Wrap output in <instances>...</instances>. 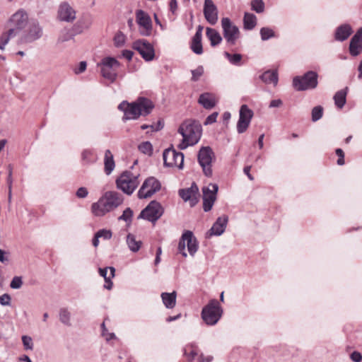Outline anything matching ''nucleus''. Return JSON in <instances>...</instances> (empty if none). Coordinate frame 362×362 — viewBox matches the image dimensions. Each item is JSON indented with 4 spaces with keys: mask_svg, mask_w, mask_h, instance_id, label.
Returning a JSON list of instances; mask_svg holds the SVG:
<instances>
[{
    "mask_svg": "<svg viewBox=\"0 0 362 362\" xmlns=\"http://www.w3.org/2000/svg\"><path fill=\"white\" fill-rule=\"evenodd\" d=\"M124 202V197L116 191H107L98 200L92 204L91 211L95 216H103L119 206Z\"/></svg>",
    "mask_w": 362,
    "mask_h": 362,
    "instance_id": "obj_1",
    "label": "nucleus"
},
{
    "mask_svg": "<svg viewBox=\"0 0 362 362\" xmlns=\"http://www.w3.org/2000/svg\"><path fill=\"white\" fill-rule=\"evenodd\" d=\"M153 107L154 105L150 100L142 97L132 103L123 101L118 106V109L124 113L123 121L136 119L141 115H147Z\"/></svg>",
    "mask_w": 362,
    "mask_h": 362,
    "instance_id": "obj_2",
    "label": "nucleus"
},
{
    "mask_svg": "<svg viewBox=\"0 0 362 362\" xmlns=\"http://www.w3.org/2000/svg\"><path fill=\"white\" fill-rule=\"evenodd\" d=\"M202 128L201 124L192 119L184 121L178 129V133L182 136V142L178 145L179 148L185 149L189 146H194L201 139Z\"/></svg>",
    "mask_w": 362,
    "mask_h": 362,
    "instance_id": "obj_3",
    "label": "nucleus"
},
{
    "mask_svg": "<svg viewBox=\"0 0 362 362\" xmlns=\"http://www.w3.org/2000/svg\"><path fill=\"white\" fill-rule=\"evenodd\" d=\"M139 174L131 171H124L117 179V188L127 194H132L139 184Z\"/></svg>",
    "mask_w": 362,
    "mask_h": 362,
    "instance_id": "obj_4",
    "label": "nucleus"
},
{
    "mask_svg": "<svg viewBox=\"0 0 362 362\" xmlns=\"http://www.w3.org/2000/svg\"><path fill=\"white\" fill-rule=\"evenodd\" d=\"M223 310L219 303L216 299H212L203 308L202 318L208 325H216L221 317Z\"/></svg>",
    "mask_w": 362,
    "mask_h": 362,
    "instance_id": "obj_5",
    "label": "nucleus"
},
{
    "mask_svg": "<svg viewBox=\"0 0 362 362\" xmlns=\"http://www.w3.org/2000/svg\"><path fill=\"white\" fill-rule=\"evenodd\" d=\"M120 66V63L114 57H105L98 64L101 70L100 73L103 78L114 82L117 77V69Z\"/></svg>",
    "mask_w": 362,
    "mask_h": 362,
    "instance_id": "obj_6",
    "label": "nucleus"
},
{
    "mask_svg": "<svg viewBox=\"0 0 362 362\" xmlns=\"http://www.w3.org/2000/svg\"><path fill=\"white\" fill-rule=\"evenodd\" d=\"M186 245L189 255L194 256L198 250L199 245L193 233L190 230H186L183 233L178 243L177 250L184 257H187V256L185 252Z\"/></svg>",
    "mask_w": 362,
    "mask_h": 362,
    "instance_id": "obj_7",
    "label": "nucleus"
},
{
    "mask_svg": "<svg viewBox=\"0 0 362 362\" xmlns=\"http://www.w3.org/2000/svg\"><path fill=\"white\" fill-rule=\"evenodd\" d=\"M317 85V74L314 71H308L303 76H296L293 80V86L298 91L315 88Z\"/></svg>",
    "mask_w": 362,
    "mask_h": 362,
    "instance_id": "obj_8",
    "label": "nucleus"
},
{
    "mask_svg": "<svg viewBox=\"0 0 362 362\" xmlns=\"http://www.w3.org/2000/svg\"><path fill=\"white\" fill-rule=\"evenodd\" d=\"M197 157L204 175L208 177L211 176V164L213 160H215V156L212 149L209 146L202 147L199 151Z\"/></svg>",
    "mask_w": 362,
    "mask_h": 362,
    "instance_id": "obj_9",
    "label": "nucleus"
},
{
    "mask_svg": "<svg viewBox=\"0 0 362 362\" xmlns=\"http://www.w3.org/2000/svg\"><path fill=\"white\" fill-rule=\"evenodd\" d=\"M221 27L223 37L227 43L230 45H234L240 35L239 28L228 18L221 19Z\"/></svg>",
    "mask_w": 362,
    "mask_h": 362,
    "instance_id": "obj_10",
    "label": "nucleus"
},
{
    "mask_svg": "<svg viewBox=\"0 0 362 362\" xmlns=\"http://www.w3.org/2000/svg\"><path fill=\"white\" fill-rule=\"evenodd\" d=\"M160 182L153 177H148L145 180L143 185L138 192L139 199H146L152 197L160 189Z\"/></svg>",
    "mask_w": 362,
    "mask_h": 362,
    "instance_id": "obj_11",
    "label": "nucleus"
},
{
    "mask_svg": "<svg viewBox=\"0 0 362 362\" xmlns=\"http://www.w3.org/2000/svg\"><path fill=\"white\" fill-rule=\"evenodd\" d=\"M28 19L27 13L23 10H18L9 18L7 23L8 29H13L16 36L25 27Z\"/></svg>",
    "mask_w": 362,
    "mask_h": 362,
    "instance_id": "obj_12",
    "label": "nucleus"
},
{
    "mask_svg": "<svg viewBox=\"0 0 362 362\" xmlns=\"http://www.w3.org/2000/svg\"><path fill=\"white\" fill-rule=\"evenodd\" d=\"M163 156L164 164L166 166L182 169L184 163V155L182 153L168 148L164 151Z\"/></svg>",
    "mask_w": 362,
    "mask_h": 362,
    "instance_id": "obj_13",
    "label": "nucleus"
},
{
    "mask_svg": "<svg viewBox=\"0 0 362 362\" xmlns=\"http://www.w3.org/2000/svg\"><path fill=\"white\" fill-rule=\"evenodd\" d=\"M163 213V211L161 205L156 201H152L141 211L139 218L155 222L162 216Z\"/></svg>",
    "mask_w": 362,
    "mask_h": 362,
    "instance_id": "obj_14",
    "label": "nucleus"
},
{
    "mask_svg": "<svg viewBox=\"0 0 362 362\" xmlns=\"http://www.w3.org/2000/svg\"><path fill=\"white\" fill-rule=\"evenodd\" d=\"M218 189V185L211 183L202 188L203 208L205 211H209L211 209L216 199Z\"/></svg>",
    "mask_w": 362,
    "mask_h": 362,
    "instance_id": "obj_15",
    "label": "nucleus"
},
{
    "mask_svg": "<svg viewBox=\"0 0 362 362\" xmlns=\"http://www.w3.org/2000/svg\"><path fill=\"white\" fill-rule=\"evenodd\" d=\"M252 117L253 111L247 105H243L239 111V119L237 123V131L239 134H243L247 129Z\"/></svg>",
    "mask_w": 362,
    "mask_h": 362,
    "instance_id": "obj_16",
    "label": "nucleus"
},
{
    "mask_svg": "<svg viewBox=\"0 0 362 362\" xmlns=\"http://www.w3.org/2000/svg\"><path fill=\"white\" fill-rule=\"evenodd\" d=\"M136 21L141 28V34L144 36L150 35L152 30V23L148 14L142 10H138L136 13Z\"/></svg>",
    "mask_w": 362,
    "mask_h": 362,
    "instance_id": "obj_17",
    "label": "nucleus"
},
{
    "mask_svg": "<svg viewBox=\"0 0 362 362\" xmlns=\"http://www.w3.org/2000/svg\"><path fill=\"white\" fill-rule=\"evenodd\" d=\"M133 48L138 51L146 61H151L155 55L153 46L145 40H139L133 43Z\"/></svg>",
    "mask_w": 362,
    "mask_h": 362,
    "instance_id": "obj_18",
    "label": "nucleus"
},
{
    "mask_svg": "<svg viewBox=\"0 0 362 362\" xmlns=\"http://www.w3.org/2000/svg\"><path fill=\"white\" fill-rule=\"evenodd\" d=\"M57 16L62 21L72 22L76 18V11L68 3L62 2L59 6Z\"/></svg>",
    "mask_w": 362,
    "mask_h": 362,
    "instance_id": "obj_19",
    "label": "nucleus"
},
{
    "mask_svg": "<svg viewBox=\"0 0 362 362\" xmlns=\"http://www.w3.org/2000/svg\"><path fill=\"white\" fill-rule=\"evenodd\" d=\"M228 221V217L226 215L218 217L213 224L211 228L208 231L206 234L207 237L221 235L223 234L226 230Z\"/></svg>",
    "mask_w": 362,
    "mask_h": 362,
    "instance_id": "obj_20",
    "label": "nucleus"
},
{
    "mask_svg": "<svg viewBox=\"0 0 362 362\" xmlns=\"http://www.w3.org/2000/svg\"><path fill=\"white\" fill-rule=\"evenodd\" d=\"M42 35V28L38 24L34 23L30 26L28 33L22 37L21 42L22 43H30L40 39Z\"/></svg>",
    "mask_w": 362,
    "mask_h": 362,
    "instance_id": "obj_21",
    "label": "nucleus"
},
{
    "mask_svg": "<svg viewBox=\"0 0 362 362\" xmlns=\"http://www.w3.org/2000/svg\"><path fill=\"white\" fill-rule=\"evenodd\" d=\"M204 13L206 21L211 25L216 23L218 21V12L216 6L211 0H205Z\"/></svg>",
    "mask_w": 362,
    "mask_h": 362,
    "instance_id": "obj_22",
    "label": "nucleus"
},
{
    "mask_svg": "<svg viewBox=\"0 0 362 362\" xmlns=\"http://www.w3.org/2000/svg\"><path fill=\"white\" fill-rule=\"evenodd\" d=\"M198 190L197 186L192 185L189 188L180 189L179 195L184 201H189L191 206H194L197 202Z\"/></svg>",
    "mask_w": 362,
    "mask_h": 362,
    "instance_id": "obj_23",
    "label": "nucleus"
},
{
    "mask_svg": "<svg viewBox=\"0 0 362 362\" xmlns=\"http://www.w3.org/2000/svg\"><path fill=\"white\" fill-rule=\"evenodd\" d=\"M362 51V28H360L351 38L349 45V52L353 56L358 55Z\"/></svg>",
    "mask_w": 362,
    "mask_h": 362,
    "instance_id": "obj_24",
    "label": "nucleus"
},
{
    "mask_svg": "<svg viewBox=\"0 0 362 362\" xmlns=\"http://www.w3.org/2000/svg\"><path fill=\"white\" fill-rule=\"evenodd\" d=\"M199 103L206 109H211L216 105V97L211 93H204L199 96Z\"/></svg>",
    "mask_w": 362,
    "mask_h": 362,
    "instance_id": "obj_25",
    "label": "nucleus"
},
{
    "mask_svg": "<svg viewBox=\"0 0 362 362\" xmlns=\"http://www.w3.org/2000/svg\"><path fill=\"white\" fill-rule=\"evenodd\" d=\"M352 33V29L349 25H342L337 28L335 32V39L339 41L346 40Z\"/></svg>",
    "mask_w": 362,
    "mask_h": 362,
    "instance_id": "obj_26",
    "label": "nucleus"
},
{
    "mask_svg": "<svg viewBox=\"0 0 362 362\" xmlns=\"http://www.w3.org/2000/svg\"><path fill=\"white\" fill-rule=\"evenodd\" d=\"M177 293L173 291L172 293H162L161 298L163 304L167 308H173L176 304Z\"/></svg>",
    "mask_w": 362,
    "mask_h": 362,
    "instance_id": "obj_27",
    "label": "nucleus"
},
{
    "mask_svg": "<svg viewBox=\"0 0 362 362\" xmlns=\"http://www.w3.org/2000/svg\"><path fill=\"white\" fill-rule=\"evenodd\" d=\"M126 241L129 249L133 252H138L142 245L141 240H137L135 235L132 233L127 235Z\"/></svg>",
    "mask_w": 362,
    "mask_h": 362,
    "instance_id": "obj_28",
    "label": "nucleus"
},
{
    "mask_svg": "<svg viewBox=\"0 0 362 362\" xmlns=\"http://www.w3.org/2000/svg\"><path fill=\"white\" fill-rule=\"evenodd\" d=\"M104 164L105 173L110 175L115 166L113 156L110 150H107L105 153Z\"/></svg>",
    "mask_w": 362,
    "mask_h": 362,
    "instance_id": "obj_29",
    "label": "nucleus"
},
{
    "mask_svg": "<svg viewBox=\"0 0 362 362\" xmlns=\"http://www.w3.org/2000/svg\"><path fill=\"white\" fill-rule=\"evenodd\" d=\"M206 34L212 46H216L222 41L220 33L214 28H207Z\"/></svg>",
    "mask_w": 362,
    "mask_h": 362,
    "instance_id": "obj_30",
    "label": "nucleus"
},
{
    "mask_svg": "<svg viewBox=\"0 0 362 362\" xmlns=\"http://www.w3.org/2000/svg\"><path fill=\"white\" fill-rule=\"evenodd\" d=\"M191 49L197 54H202L203 49L202 45V35L199 32L198 33H195L194 35L192 40Z\"/></svg>",
    "mask_w": 362,
    "mask_h": 362,
    "instance_id": "obj_31",
    "label": "nucleus"
},
{
    "mask_svg": "<svg viewBox=\"0 0 362 362\" xmlns=\"http://www.w3.org/2000/svg\"><path fill=\"white\" fill-rule=\"evenodd\" d=\"M346 90H340L337 91L334 95V100L335 105L341 109L346 103Z\"/></svg>",
    "mask_w": 362,
    "mask_h": 362,
    "instance_id": "obj_32",
    "label": "nucleus"
},
{
    "mask_svg": "<svg viewBox=\"0 0 362 362\" xmlns=\"http://www.w3.org/2000/svg\"><path fill=\"white\" fill-rule=\"evenodd\" d=\"M59 317L60 322L63 325L68 326V327L71 326V312L68 310V308H61L59 310Z\"/></svg>",
    "mask_w": 362,
    "mask_h": 362,
    "instance_id": "obj_33",
    "label": "nucleus"
},
{
    "mask_svg": "<svg viewBox=\"0 0 362 362\" xmlns=\"http://www.w3.org/2000/svg\"><path fill=\"white\" fill-rule=\"evenodd\" d=\"M261 79L266 83H273L276 86L278 82V75L276 71H267L261 76Z\"/></svg>",
    "mask_w": 362,
    "mask_h": 362,
    "instance_id": "obj_34",
    "label": "nucleus"
},
{
    "mask_svg": "<svg viewBox=\"0 0 362 362\" xmlns=\"http://www.w3.org/2000/svg\"><path fill=\"white\" fill-rule=\"evenodd\" d=\"M244 28L252 30L256 25V16L252 13H245L244 16Z\"/></svg>",
    "mask_w": 362,
    "mask_h": 362,
    "instance_id": "obj_35",
    "label": "nucleus"
},
{
    "mask_svg": "<svg viewBox=\"0 0 362 362\" xmlns=\"http://www.w3.org/2000/svg\"><path fill=\"white\" fill-rule=\"evenodd\" d=\"M197 346L194 344L187 345L184 349V355L187 357L189 361H192L197 356Z\"/></svg>",
    "mask_w": 362,
    "mask_h": 362,
    "instance_id": "obj_36",
    "label": "nucleus"
},
{
    "mask_svg": "<svg viewBox=\"0 0 362 362\" xmlns=\"http://www.w3.org/2000/svg\"><path fill=\"white\" fill-rule=\"evenodd\" d=\"M15 37V32L13 29H8V30L4 33L0 37V45L5 48V46L8 44L10 39Z\"/></svg>",
    "mask_w": 362,
    "mask_h": 362,
    "instance_id": "obj_37",
    "label": "nucleus"
},
{
    "mask_svg": "<svg viewBox=\"0 0 362 362\" xmlns=\"http://www.w3.org/2000/svg\"><path fill=\"white\" fill-rule=\"evenodd\" d=\"M74 37V35L66 29H64L61 31L58 38H57V44H62L65 42H67L71 40Z\"/></svg>",
    "mask_w": 362,
    "mask_h": 362,
    "instance_id": "obj_38",
    "label": "nucleus"
},
{
    "mask_svg": "<svg viewBox=\"0 0 362 362\" xmlns=\"http://www.w3.org/2000/svg\"><path fill=\"white\" fill-rule=\"evenodd\" d=\"M115 269L114 267H106L104 269H99V273L100 276H102L105 280L107 279H111L115 276Z\"/></svg>",
    "mask_w": 362,
    "mask_h": 362,
    "instance_id": "obj_39",
    "label": "nucleus"
},
{
    "mask_svg": "<svg viewBox=\"0 0 362 362\" xmlns=\"http://www.w3.org/2000/svg\"><path fill=\"white\" fill-rule=\"evenodd\" d=\"M226 57L228 59V61L234 65H240L242 55L240 54H231L227 52L224 53Z\"/></svg>",
    "mask_w": 362,
    "mask_h": 362,
    "instance_id": "obj_40",
    "label": "nucleus"
},
{
    "mask_svg": "<svg viewBox=\"0 0 362 362\" xmlns=\"http://www.w3.org/2000/svg\"><path fill=\"white\" fill-rule=\"evenodd\" d=\"M126 40V36L122 32L116 33L114 37L115 45L117 47H122L124 45Z\"/></svg>",
    "mask_w": 362,
    "mask_h": 362,
    "instance_id": "obj_41",
    "label": "nucleus"
},
{
    "mask_svg": "<svg viewBox=\"0 0 362 362\" xmlns=\"http://www.w3.org/2000/svg\"><path fill=\"white\" fill-rule=\"evenodd\" d=\"M323 114V108L321 106H316L312 110V120L316 122L319 120Z\"/></svg>",
    "mask_w": 362,
    "mask_h": 362,
    "instance_id": "obj_42",
    "label": "nucleus"
},
{
    "mask_svg": "<svg viewBox=\"0 0 362 362\" xmlns=\"http://www.w3.org/2000/svg\"><path fill=\"white\" fill-rule=\"evenodd\" d=\"M251 6L252 8L257 13H262L264 10V4L262 0H253Z\"/></svg>",
    "mask_w": 362,
    "mask_h": 362,
    "instance_id": "obj_43",
    "label": "nucleus"
},
{
    "mask_svg": "<svg viewBox=\"0 0 362 362\" xmlns=\"http://www.w3.org/2000/svg\"><path fill=\"white\" fill-rule=\"evenodd\" d=\"M260 35L262 40H267L274 36V32L269 28H262L260 30Z\"/></svg>",
    "mask_w": 362,
    "mask_h": 362,
    "instance_id": "obj_44",
    "label": "nucleus"
},
{
    "mask_svg": "<svg viewBox=\"0 0 362 362\" xmlns=\"http://www.w3.org/2000/svg\"><path fill=\"white\" fill-rule=\"evenodd\" d=\"M139 149L141 153H143L144 154H148V155H150L152 153V150H153L152 145L148 141H145V142L141 143L139 146Z\"/></svg>",
    "mask_w": 362,
    "mask_h": 362,
    "instance_id": "obj_45",
    "label": "nucleus"
},
{
    "mask_svg": "<svg viewBox=\"0 0 362 362\" xmlns=\"http://www.w3.org/2000/svg\"><path fill=\"white\" fill-rule=\"evenodd\" d=\"M133 216V211L130 208H127L124 211L122 216L119 217V220H123L126 222L130 223L132 221V218Z\"/></svg>",
    "mask_w": 362,
    "mask_h": 362,
    "instance_id": "obj_46",
    "label": "nucleus"
},
{
    "mask_svg": "<svg viewBox=\"0 0 362 362\" xmlns=\"http://www.w3.org/2000/svg\"><path fill=\"white\" fill-rule=\"evenodd\" d=\"M22 342L25 349L32 350L33 349V339L29 336H23Z\"/></svg>",
    "mask_w": 362,
    "mask_h": 362,
    "instance_id": "obj_47",
    "label": "nucleus"
},
{
    "mask_svg": "<svg viewBox=\"0 0 362 362\" xmlns=\"http://www.w3.org/2000/svg\"><path fill=\"white\" fill-rule=\"evenodd\" d=\"M97 237L103 238L104 240H109L112 237V232L110 230L102 229L96 233Z\"/></svg>",
    "mask_w": 362,
    "mask_h": 362,
    "instance_id": "obj_48",
    "label": "nucleus"
},
{
    "mask_svg": "<svg viewBox=\"0 0 362 362\" xmlns=\"http://www.w3.org/2000/svg\"><path fill=\"white\" fill-rule=\"evenodd\" d=\"M204 73V68L202 66H199L196 69L192 71V80L194 81H197L199 80V77L203 74Z\"/></svg>",
    "mask_w": 362,
    "mask_h": 362,
    "instance_id": "obj_49",
    "label": "nucleus"
},
{
    "mask_svg": "<svg viewBox=\"0 0 362 362\" xmlns=\"http://www.w3.org/2000/svg\"><path fill=\"white\" fill-rule=\"evenodd\" d=\"M101 327H102V329H103L102 330V334L105 338L106 341H110V340L115 338V334L114 333H109L108 332V330L105 327V322H103L101 325Z\"/></svg>",
    "mask_w": 362,
    "mask_h": 362,
    "instance_id": "obj_50",
    "label": "nucleus"
},
{
    "mask_svg": "<svg viewBox=\"0 0 362 362\" xmlns=\"http://www.w3.org/2000/svg\"><path fill=\"white\" fill-rule=\"evenodd\" d=\"M22 284H23V281H22L21 278L19 277V276H15L12 279V281L11 282V284H10V286L12 288L18 289V288H20L21 287Z\"/></svg>",
    "mask_w": 362,
    "mask_h": 362,
    "instance_id": "obj_51",
    "label": "nucleus"
},
{
    "mask_svg": "<svg viewBox=\"0 0 362 362\" xmlns=\"http://www.w3.org/2000/svg\"><path fill=\"white\" fill-rule=\"evenodd\" d=\"M92 156H93L92 151L88 150V149L84 150L81 154L82 159L87 163H90L93 161V160L91 159Z\"/></svg>",
    "mask_w": 362,
    "mask_h": 362,
    "instance_id": "obj_52",
    "label": "nucleus"
},
{
    "mask_svg": "<svg viewBox=\"0 0 362 362\" xmlns=\"http://www.w3.org/2000/svg\"><path fill=\"white\" fill-rule=\"evenodd\" d=\"M11 300V296L7 293H4L0 296V304L4 306L10 305Z\"/></svg>",
    "mask_w": 362,
    "mask_h": 362,
    "instance_id": "obj_53",
    "label": "nucleus"
},
{
    "mask_svg": "<svg viewBox=\"0 0 362 362\" xmlns=\"http://www.w3.org/2000/svg\"><path fill=\"white\" fill-rule=\"evenodd\" d=\"M217 116H218V113L217 112L212 113L211 115H209L206 118L205 122H204V124L205 125H209V124H211L214 123L216 121Z\"/></svg>",
    "mask_w": 362,
    "mask_h": 362,
    "instance_id": "obj_54",
    "label": "nucleus"
},
{
    "mask_svg": "<svg viewBox=\"0 0 362 362\" xmlns=\"http://www.w3.org/2000/svg\"><path fill=\"white\" fill-rule=\"evenodd\" d=\"M336 154L339 156L337 160V164L339 165H342L344 164V151L341 148H337L336 150Z\"/></svg>",
    "mask_w": 362,
    "mask_h": 362,
    "instance_id": "obj_55",
    "label": "nucleus"
},
{
    "mask_svg": "<svg viewBox=\"0 0 362 362\" xmlns=\"http://www.w3.org/2000/svg\"><path fill=\"white\" fill-rule=\"evenodd\" d=\"M87 64L86 62L83 61L79 63L78 67L74 69V73L76 74H79L84 72L86 69Z\"/></svg>",
    "mask_w": 362,
    "mask_h": 362,
    "instance_id": "obj_56",
    "label": "nucleus"
},
{
    "mask_svg": "<svg viewBox=\"0 0 362 362\" xmlns=\"http://www.w3.org/2000/svg\"><path fill=\"white\" fill-rule=\"evenodd\" d=\"M350 358L354 362H361L362 360V355L358 351H354L351 354Z\"/></svg>",
    "mask_w": 362,
    "mask_h": 362,
    "instance_id": "obj_57",
    "label": "nucleus"
},
{
    "mask_svg": "<svg viewBox=\"0 0 362 362\" xmlns=\"http://www.w3.org/2000/svg\"><path fill=\"white\" fill-rule=\"evenodd\" d=\"M88 190L86 187H80L76 192V196L78 198H85L88 195Z\"/></svg>",
    "mask_w": 362,
    "mask_h": 362,
    "instance_id": "obj_58",
    "label": "nucleus"
},
{
    "mask_svg": "<svg viewBox=\"0 0 362 362\" xmlns=\"http://www.w3.org/2000/svg\"><path fill=\"white\" fill-rule=\"evenodd\" d=\"M8 185V197L11 199V188H12V170H9L8 177L7 180Z\"/></svg>",
    "mask_w": 362,
    "mask_h": 362,
    "instance_id": "obj_59",
    "label": "nucleus"
},
{
    "mask_svg": "<svg viewBox=\"0 0 362 362\" xmlns=\"http://www.w3.org/2000/svg\"><path fill=\"white\" fill-rule=\"evenodd\" d=\"M212 360V356H205L203 354H201L198 358L199 362H211Z\"/></svg>",
    "mask_w": 362,
    "mask_h": 362,
    "instance_id": "obj_60",
    "label": "nucleus"
},
{
    "mask_svg": "<svg viewBox=\"0 0 362 362\" xmlns=\"http://www.w3.org/2000/svg\"><path fill=\"white\" fill-rule=\"evenodd\" d=\"M282 105V101L280 99L273 100L269 104V107H278Z\"/></svg>",
    "mask_w": 362,
    "mask_h": 362,
    "instance_id": "obj_61",
    "label": "nucleus"
},
{
    "mask_svg": "<svg viewBox=\"0 0 362 362\" xmlns=\"http://www.w3.org/2000/svg\"><path fill=\"white\" fill-rule=\"evenodd\" d=\"M133 52L130 50H124L122 52V55L124 57L127 59L128 60H131L133 57Z\"/></svg>",
    "mask_w": 362,
    "mask_h": 362,
    "instance_id": "obj_62",
    "label": "nucleus"
},
{
    "mask_svg": "<svg viewBox=\"0 0 362 362\" xmlns=\"http://www.w3.org/2000/svg\"><path fill=\"white\" fill-rule=\"evenodd\" d=\"M250 169H251V166H246V167L244 168L243 171H244L245 174L247 176V177L250 180H253L254 177H253V176L250 173Z\"/></svg>",
    "mask_w": 362,
    "mask_h": 362,
    "instance_id": "obj_63",
    "label": "nucleus"
},
{
    "mask_svg": "<svg viewBox=\"0 0 362 362\" xmlns=\"http://www.w3.org/2000/svg\"><path fill=\"white\" fill-rule=\"evenodd\" d=\"M163 127V124L161 123V122H158L157 127L151 125V129L153 132L158 131L159 129H162Z\"/></svg>",
    "mask_w": 362,
    "mask_h": 362,
    "instance_id": "obj_64",
    "label": "nucleus"
}]
</instances>
